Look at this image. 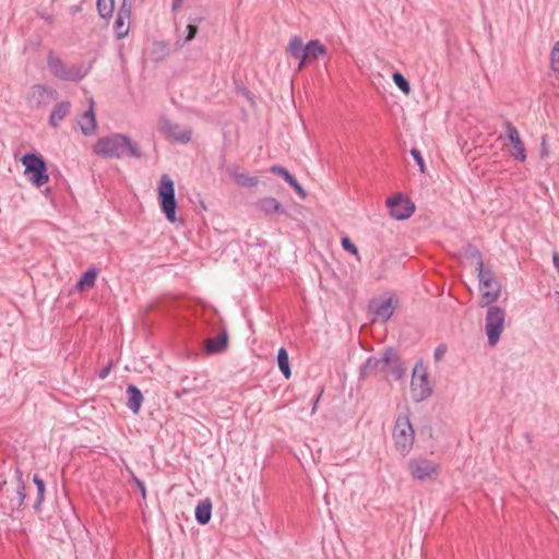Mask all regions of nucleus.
Wrapping results in <instances>:
<instances>
[{"label":"nucleus","mask_w":559,"mask_h":559,"mask_svg":"<svg viewBox=\"0 0 559 559\" xmlns=\"http://www.w3.org/2000/svg\"><path fill=\"white\" fill-rule=\"evenodd\" d=\"M406 372V368L397 355L396 350L388 347L381 352L380 357H369L360 367V378L384 373L386 379L392 376L394 380H401Z\"/></svg>","instance_id":"nucleus-1"},{"label":"nucleus","mask_w":559,"mask_h":559,"mask_svg":"<svg viewBox=\"0 0 559 559\" xmlns=\"http://www.w3.org/2000/svg\"><path fill=\"white\" fill-rule=\"evenodd\" d=\"M93 151L95 154L108 158H123L126 156L140 158L142 156L138 145L128 135L121 133L98 139Z\"/></svg>","instance_id":"nucleus-2"},{"label":"nucleus","mask_w":559,"mask_h":559,"mask_svg":"<svg viewBox=\"0 0 559 559\" xmlns=\"http://www.w3.org/2000/svg\"><path fill=\"white\" fill-rule=\"evenodd\" d=\"M22 476V471L15 468L14 480L11 483L3 480L0 484V509L5 515L14 516L15 513L22 512V506L26 497Z\"/></svg>","instance_id":"nucleus-3"},{"label":"nucleus","mask_w":559,"mask_h":559,"mask_svg":"<svg viewBox=\"0 0 559 559\" xmlns=\"http://www.w3.org/2000/svg\"><path fill=\"white\" fill-rule=\"evenodd\" d=\"M21 163L25 167V175L29 176L31 182L40 188L49 180L47 163L38 153H26L22 156Z\"/></svg>","instance_id":"nucleus-4"},{"label":"nucleus","mask_w":559,"mask_h":559,"mask_svg":"<svg viewBox=\"0 0 559 559\" xmlns=\"http://www.w3.org/2000/svg\"><path fill=\"white\" fill-rule=\"evenodd\" d=\"M393 439L396 450L403 455H407L415 441V431L408 416L400 415L394 425Z\"/></svg>","instance_id":"nucleus-5"},{"label":"nucleus","mask_w":559,"mask_h":559,"mask_svg":"<svg viewBox=\"0 0 559 559\" xmlns=\"http://www.w3.org/2000/svg\"><path fill=\"white\" fill-rule=\"evenodd\" d=\"M158 201L162 212L165 214L167 221L170 223H175L177 221V200L175 193V183L173 179L167 175H163L160 178L158 186Z\"/></svg>","instance_id":"nucleus-6"},{"label":"nucleus","mask_w":559,"mask_h":559,"mask_svg":"<svg viewBox=\"0 0 559 559\" xmlns=\"http://www.w3.org/2000/svg\"><path fill=\"white\" fill-rule=\"evenodd\" d=\"M47 67L53 76L62 81L79 82L86 75L81 66L68 67L53 51L48 53Z\"/></svg>","instance_id":"nucleus-7"},{"label":"nucleus","mask_w":559,"mask_h":559,"mask_svg":"<svg viewBox=\"0 0 559 559\" xmlns=\"http://www.w3.org/2000/svg\"><path fill=\"white\" fill-rule=\"evenodd\" d=\"M432 388L428 381V373L421 361L417 362L413 370L411 394L414 402L419 403L432 395Z\"/></svg>","instance_id":"nucleus-8"},{"label":"nucleus","mask_w":559,"mask_h":559,"mask_svg":"<svg viewBox=\"0 0 559 559\" xmlns=\"http://www.w3.org/2000/svg\"><path fill=\"white\" fill-rule=\"evenodd\" d=\"M488 310L486 313V334L488 337V344L495 346L501 336L504 328L506 311L498 306H487Z\"/></svg>","instance_id":"nucleus-9"},{"label":"nucleus","mask_w":559,"mask_h":559,"mask_svg":"<svg viewBox=\"0 0 559 559\" xmlns=\"http://www.w3.org/2000/svg\"><path fill=\"white\" fill-rule=\"evenodd\" d=\"M390 215L399 221L406 219L415 212V204L402 193L394 194L386 200Z\"/></svg>","instance_id":"nucleus-10"},{"label":"nucleus","mask_w":559,"mask_h":559,"mask_svg":"<svg viewBox=\"0 0 559 559\" xmlns=\"http://www.w3.org/2000/svg\"><path fill=\"white\" fill-rule=\"evenodd\" d=\"M411 475L420 481L432 479L438 475V466L427 459H413L408 462Z\"/></svg>","instance_id":"nucleus-11"},{"label":"nucleus","mask_w":559,"mask_h":559,"mask_svg":"<svg viewBox=\"0 0 559 559\" xmlns=\"http://www.w3.org/2000/svg\"><path fill=\"white\" fill-rule=\"evenodd\" d=\"M132 2L131 0H122L118 10L116 21L114 23L115 35L118 39L128 36L131 24Z\"/></svg>","instance_id":"nucleus-12"},{"label":"nucleus","mask_w":559,"mask_h":559,"mask_svg":"<svg viewBox=\"0 0 559 559\" xmlns=\"http://www.w3.org/2000/svg\"><path fill=\"white\" fill-rule=\"evenodd\" d=\"M58 98V92L47 85L36 84L32 87L28 96V102L32 107L41 108L46 107L51 100Z\"/></svg>","instance_id":"nucleus-13"},{"label":"nucleus","mask_w":559,"mask_h":559,"mask_svg":"<svg viewBox=\"0 0 559 559\" xmlns=\"http://www.w3.org/2000/svg\"><path fill=\"white\" fill-rule=\"evenodd\" d=\"M397 300L393 297L373 299L369 304L370 311L376 316L377 319L385 322L394 313Z\"/></svg>","instance_id":"nucleus-14"},{"label":"nucleus","mask_w":559,"mask_h":559,"mask_svg":"<svg viewBox=\"0 0 559 559\" xmlns=\"http://www.w3.org/2000/svg\"><path fill=\"white\" fill-rule=\"evenodd\" d=\"M326 53V47L319 39L310 40L304 48V57L302 60L299 61L298 71L302 70L305 67H307L308 63L318 60Z\"/></svg>","instance_id":"nucleus-15"},{"label":"nucleus","mask_w":559,"mask_h":559,"mask_svg":"<svg viewBox=\"0 0 559 559\" xmlns=\"http://www.w3.org/2000/svg\"><path fill=\"white\" fill-rule=\"evenodd\" d=\"M162 130L178 143L186 144L191 140L192 130L190 128H181L168 119L162 121Z\"/></svg>","instance_id":"nucleus-16"},{"label":"nucleus","mask_w":559,"mask_h":559,"mask_svg":"<svg viewBox=\"0 0 559 559\" xmlns=\"http://www.w3.org/2000/svg\"><path fill=\"white\" fill-rule=\"evenodd\" d=\"M504 128L507 130V138L513 144V152L511 153L512 157L520 162H524L526 159V150L519 135L518 129L510 121L504 122Z\"/></svg>","instance_id":"nucleus-17"},{"label":"nucleus","mask_w":559,"mask_h":559,"mask_svg":"<svg viewBox=\"0 0 559 559\" xmlns=\"http://www.w3.org/2000/svg\"><path fill=\"white\" fill-rule=\"evenodd\" d=\"M479 289L481 292L479 304L481 307H487L496 302L500 297L501 285L497 280H491L487 283H480Z\"/></svg>","instance_id":"nucleus-18"},{"label":"nucleus","mask_w":559,"mask_h":559,"mask_svg":"<svg viewBox=\"0 0 559 559\" xmlns=\"http://www.w3.org/2000/svg\"><path fill=\"white\" fill-rule=\"evenodd\" d=\"M228 346V333L225 329L215 337H209L204 341L203 349L209 355L219 354Z\"/></svg>","instance_id":"nucleus-19"},{"label":"nucleus","mask_w":559,"mask_h":559,"mask_svg":"<svg viewBox=\"0 0 559 559\" xmlns=\"http://www.w3.org/2000/svg\"><path fill=\"white\" fill-rule=\"evenodd\" d=\"M79 124L83 134L92 135L95 133L97 123L93 100H91L90 108L82 115L81 119L79 120Z\"/></svg>","instance_id":"nucleus-20"},{"label":"nucleus","mask_w":559,"mask_h":559,"mask_svg":"<svg viewBox=\"0 0 559 559\" xmlns=\"http://www.w3.org/2000/svg\"><path fill=\"white\" fill-rule=\"evenodd\" d=\"M270 171L275 175H280L284 178V180L296 191V193L302 199L306 197V191L296 180V178L283 166L273 165L270 168Z\"/></svg>","instance_id":"nucleus-21"},{"label":"nucleus","mask_w":559,"mask_h":559,"mask_svg":"<svg viewBox=\"0 0 559 559\" xmlns=\"http://www.w3.org/2000/svg\"><path fill=\"white\" fill-rule=\"evenodd\" d=\"M127 394V406L133 414H139L142 403H143V394L141 390L134 385L129 384L126 391Z\"/></svg>","instance_id":"nucleus-22"},{"label":"nucleus","mask_w":559,"mask_h":559,"mask_svg":"<svg viewBox=\"0 0 559 559\" xmlns=\"http://www.w3.org/2000/svg\"><path fill=\"white\" fill-rule=\"evenodd\" d=\"M471 255L476 259L478 273V281L480 283H487L491 280H497L495 273L490 269H486L480 251L477 248H472Z\"/></svg>","instance_id":"nucleus-23"},{"label":"nucleus","mask_w":559,"mask_h":559,"mask_svg":"<svg viewBox=\"0 0 559 559\" xmlns=\"http://www.w3.org/2000/svg\"><path fill=\"white\" fill-rule=\"evenodd\" d=\"M255 205L265 215L284 214L285 213V209L283 207L281 202L272 197H266V198L260 199Z\"/></svg>","instance_id":"nucleus-24"},{"label":"nucleus","mask_w":559,"mask_h":559,"mask_svg":"<svg viewBox=\"0 0 559 559\" xmlns=\"http://www.w3.org/2000/svg\"><path fill=\"white\" fill-rule=\"evenodd\" d=\"M71 103L70 102H60L55 105L53 109L49 116V124L52 128H58L60 122L68 116L70 112Z\"/></svg>","instance_id":"nucleus-25"},{"label":"nucleus","mask_w":559,"mask_h":559,"mask_svg":"<svg viewBox=\"0 0 559 559\" xmlns=\"http://www.w3.org/2000/svg\"><path fill=\"white\" fill-rule=\"evenodd\" d=\"M195 520L199 524L205 525L211 521L212 516V502L210 499L202 500L198 503L195 511Z\"/></svg>","instance_id":"nucleus-26"},{"label":"nucleus","mask_w":559,"mask_h":559,"mask_svg":"<svg viewBox=\"0 0 559 559\" xmlns=\"http://www.w3.org/2000/svg\"><path fill=\"white\" fill-rule=\"evenodd\" d=\"M97 274L98 272L95 267H90L85 273L82 274L75 285V288L78 290H85L86 288L94 287Z\"/></svg>","instance_id":"nucleus-27"},{"label":"nucleus","mask_w":559,"mask_h":559,"mask_svg":"<svg viewBox=\"0 0 559 559\" xmlns=\"http://www.w3.org/2000/svg\"><path fill=\"white\" fill-rule=\"evenodd\" d=\"M277 366L283 376L286 379H289L292 376L290 365H289V356L287 350L284 347H281L277 352Z\"/></svg>","instance_id":"nucleus-28"},{"label":"nucleus","mask_w":559,"mask_h":559,"mask_svg":"<svg viewBox=\"0 0 559 559\" xmlns=\"http://www.w3.org/2000/svg\"><path fill=\"white\" fill-rule=\"evenodd\" d=\"M304 48L302 40L299 36H294L290 38L287 52L295 59H299V61L302 60L304 57Z\"/></svg>","instance_id":"nucleus-29"},{"label":"nucleus","mask_w":559,"mask_h":559,"mask_svg":"<svg viewBox=\"0 0 559 559\" xmlns=\"http://www.w3.org/2000/svg\"><path fill=\"white\" fill-rule=\"evenodd\" d=\"M33 483L37 488V498L34 502L33 508L35 512L39 513L41 511V503L44 501L45 496V483L38 475H34Z\"/></svg>","instance_id":"nucleus-30"},{"label":"nucleus","mask_w":559,"mask_h":559,"mask_svg":"<svg viewBox=\"0 0 559 559\" xmlns=\"http://www.w3.org/2000/svg\"><path fill=\"white\" fill-rule=\"evenodd\" d=\"M97 11L102 19H108L112 15L115 0H96Z\"/></svg>","instance_id":"nucleus-31"},{"label":"nucleus","mask_w":559,"mask_h":559,"mask_svg":"<svg viewBox=\"0 0 559 559\" xmlns=\"http://www.w3.org/2000/svg\"><path fill=\"white\" fill-rule=\"evenodd\" d=\"M168 53V47L163 41H155L152 48V56L155 61L164 59Z\"/></svg>","instance_id":"nucleus-32"},{"label":"nucleus","mask_w":559,"mask_h":559,"mask_svg":"<svg viewBox=\"0 0 559 559\" xmlns=\"http://www.w3.org/2000/svg\"><path fill=\"white\" fill-rule=\"evenodd\" d=\"M392 79H393V82L395 83V85L405 95H408L411 93V84H409V82L406 80V78L402 73L394 72L393 75H392Z\"/></svg>","instance_id":"nucleus-33"},{"label":"nucleus","mask_w":559,"mask_h":559,"mask_svg":"<svg viewBox=\"0 0 559 559\" xmlns=\"http://www.w3.org/2000/svg\"><path fill=\"white\" fill-rule=\"evenodd\" d=\"M236 183L239 187L252 188L259 183V179H258V177H252V176H249L248 174L241 173L239 176H237Z\"/></svg>","instance_id":"nucleus-34"},{"label":"nucleus","mask_w":559,"mask_h":559,"mask_svg":"<svg viewBox=\"0 0 559 559\" xmlns=\"http://www.w3.org/2000/svg\"><path fill=\"white\" fill-rule=\"evenodd\" d=\"M551 69L559 73V40L554 45L550 53Z\"/></svg>","instance_id":"nucleus-35"},{"label":"nucleus","mask_w":559,"mask_h":559,"mask_svg":"<svg viewBox=\"0 0 559 559\" xmlns=\"http://www.w3.org/2000/svg\"><path fill=\"white\" fill-rule=\"evenodd\" d=\"M341 245H342V248L345 251H347V252H349V253H352L354 255L358 254V248L356 247V245H354L352 242V240L348 237H343L342 241H341Z\"/></svg>","instance_id":"nucleus-36"},{"label":"nucleus","mask_w":559,"mask_h":559,"mask_svg":"<svg viewBox=\"0 0 559 559\" xmlns=\"http://www.w3.org/2000/svg\"><path fill=\"white\" fill-rule=\"evenodd\" d=\"M411 155L413 156L414 160L419 166L420 171L425 173V162H424V158L421 156V153L417 148H412L411 150Z\"/></svg>","instance_id":"nucleus-37"},{"label":"nucleus","mask_w":559,"mask_h":559,"mask_svg":"<svg viewBox=\"0 0 559 559\" xmlns=\"http://www.w3.org/2000/svg\"><path fill=\"white\" fill-rule=\"evenodd\" d=\"M187 35L185 37V43H189L195 38L198 34V26L195 24H188L186 27Z\"/></svg>","instance_id":"nucleus-38"},{"label":"nucleus","mask_w":559,"mask_h":559,"mask_svg":"<svg viewBox=\"0 0 559 559\" xmlns=\"http://www.w3.org/2000/svg\"><path fill=\"white\" fill-rule=\"evenodd\" d=\"M131 474V480L135 484V486L139 488V490L141 491V496L143 499L146 498V488H145V485L144 483L138 478L133 472H130Z\"/></svg>","instance_id":"nucleus-39"},{"label":"nucleus","mask_w":559,"mask_h":559,"mask_svg":"<svg viewBox=\"0 0 559 559\" xmlns=\"http://www.w3.org/2000/svg\"><path fill=\"white\" fill-rule=\"evenodd\" d=\"M539 155H540V158H546L549 155V146H548L547 135L542 136Z\"/></svg>","instance_id":"nucleus-40"},{"label":"nucleus","mask_w":559,"mask_h":559,"mask_svg":"<svg viewBox=\"0 0 559 559\" xmlns=\"http://www.w3.org/2000/svg\"><path fill=\"white\" fill-rule=\"evenodd\" d=\"M225 171L235 181L237 180V176H239L241 174V173H239V166L238 165L225 166Z\"/></svg>","instance_id":"nucleus-41"},{"label":"nucleus","mask_w":559,"mask_h":559,"mask_svg":"<svg viewBox=\"0 0 559 559\" xmlns=\"http://www.w3.org/2000/svg\"><path fill=\"white\" fill-rule=\"evenodd\" d=\"M445 353H447V346L443 345V344L439 345L435 349V353H433L435 359L436 360H441L443 358V356L445 355Z\"/></svg>","instance_id":"nucleus-42"},{"label":"nucleus","mask_w":559,"mask_h":559,"mask_svg":"<svg viewBox=\"0 0 559 559\" xmlns=\"http://www.w3.org/2000/svg\"><path fill=\"white\" fill-rule=\"evenodd\" d=\"M111 367H112V362L110 361L107 366H105L104 368H102V370L99 371L98 373V377L100 379H105L109 376L110 373V370H111Z\"/></svg>","instance_id":"nucleus-43"},{"label":"nucleus","mask_w":559,"mask_h":559,"mask_svg":"<svg viewBox=\"0 0 559 559\" xmlns=\"http://www.w3.org/2000/svg\"><path fill=\"white\" fill-rule=\"evenodd\" d=\"M38 14H39V16H40L43 20H45L48 24H52V23H53V21H55V17H53V15H51V14H48V13H45V12H39Z\"/></svg>","instance_id":"nucleus-44"},{"label":"nucleus","mask_w":559,"mask_h":559,"mask_svg":"<svg viewBox=\"0 0 559 559\" xmlns=\"http://www.w3.org/2000/svg\"><path fill=\"white\" fill-rule=\"evenodd\" d=\"M552 262H554V266L556 267V270H557V272L559 274V253L558 252L554 253Z\"/></svg>","instance_id":"nucleus-45"},{"label":"nucleus","mask_w":559,"mask_h":559,"mask_svg":"<svg viewBox=\"0 0 559 559\" xmlns=\"http://www.w3.org/2000/svg\"><path fill=\"white\" fill-rule=\"evenodd\" d=\"M182 1L183 0H173V11H177L181 7Z\"/></svg>","instance_id":"nucleus-46"},{"label":"nucleus","mask_w":559,"mask_h":559,"mask_svg":"<svg viewBox=\"0 0 559 559\" xmlns=\"http://www.w3.org/2000/svg\"><path fill=\"white\" fill-rule=\"evenodd\" d=\"M322 392H323V390H321V392L319 393V395L316 397V400L313 402L312 413H314L316 409H317V405L319 403V400H320V396H321Z\"/></svg>","instance_id":"nucleus-47"},{"label":"nucleus","mask_w":559,"mask_h":559,"mask_svg":"<svg viewBox=\"0 0 559 559\" xmlns=\"http://www.w3.org/2000/svg\"><path fill=\"white\" fill-rule=\"evenodd\" d=\"M190 21L192 22L191 24L200 23L202 21V17H193L190 19Z\"/></svg>","instance_id":"nucleus-48"},{"label":"nucleus","mask_w":559,"mask_h":559,"mask_svg":"<svg viewBox=\"0 0 559 559\" xmlns=\"http://www.w3.org/2000/svg\"><path fill=\"white\" fill-rule=\"evenodd\" d=\"M79 10H80V7H74V8L72 9V11H73V12H78Z\"/></svg>","instance_id":"nucleus-49"},{"label":"nucleus","mask_w":559,"mask_h":559,"mask_svg":"<svg viewBox=\"0 0 559 559\" xmlns=\"http://www.w3.org/2000/svg\"><path fill=\"white\" fill-rule=\"evenodd\" d=\"M225 163H226V159H225V158H223L222 167H224V166H225Z\"/></svg>","instance_id":"nucleus-50"},{"label":"nucleus","mask_w":559,"mask_h":559,"mask_svg":"<svg viewBox=\"0 0 559 559\" xmlns=\"http://www.w3.org/2000/svg\"><path fill=\"white\" fill-rule=\"evenodd\" d=\"M49 192H50V189H49V188H47V189H46V194H49Z\"/></svg>","instance_id":"nucleus-51"}]
</instances>
